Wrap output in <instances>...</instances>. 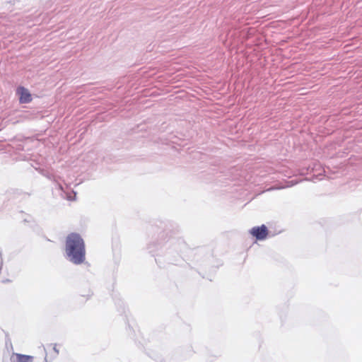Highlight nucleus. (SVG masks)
I'll use <instances>...</instances> for the list:
<instances>
[{
	"label": "nucleus",
	"instance_id": "f257e3e1",
	"mask_svg": "<svg viewBox=\"0 0 362 362\" xmlns=\"http://www.w3.org/2000/svg\"><path fill=\"white\" fill-rule=\"evenodd\" d=\"M66 252L70 261L75 264H82L85 261V243L79 234L73 233L66 237Z\"/></svg>",
	"mask_w": 362,
	"mask_h": 362
},
{
	"label": "nucleus",
	"instance_id": "f03ea898",
	"mask_svg": "<svg viewBox=\"0 0 362 362\" xmlns=\"http://www.w3.org/2000/svg\"><path fill=\"white\" fill-rule=\"evenodd\" d=\"M250 233L256 238L257 240H264L268 235V230L265 225L261 226L253 227L250 230Z\"/></svg>",
	"mask_w": 362,
	"mask_h": 362
},
{
	"label": "nucleus",
	"instance_id": "7ed1b4c3",
	"mask_svg": "<svg viewBox=\"0 0 362 362\" xmlns=\"http://www.w3.org/2000/svg\"><path fill=\"white\" fill-rule=\"evenodd\" d=\"M16 93L19 98V102L21 104L29 103L32 101V95L28 89L23 86H19L16 89Z\"/></svg>",
	"mask_w": 362,
	"mask_h": 362
},
{
	"label": "nucleus",
	"instance_id": "20e7f679",
	"mask_svg": "<svg viewBox=\"0 0 362 362\" xmlns=\"http://www.w3.org/2000/svg\"><path fill=\"white\" fill-rule=\"evenodd\" d=\"M11 362H33V357L28 355L14 353L11 356Z\"/></svg>",
	"mask_w": 362,
	"mask_h": 362
},
{
	"label": "nucleus",
	"instance_id": "39448f33",
	"mask_svg": "<svg viewBox=\"0 0 362 362\" xmlns=\"http://www.w3.org/2000/svg\"><path fill=\"white\" fill-rule=\"evenodd\" d=\"M53 350L55 352V354L57 355L59 354V351L57 349L56 346L53 347Z\"/></svg>",
	"mask_w": 362,
	"mask_h": 362
}]
</instances>
